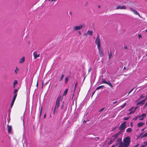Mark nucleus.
<instances>
[{"mask_svg":"<svg viewBox=\"0 0 147 147\" xmlns=\"http://www.w3.org/2000/svg\"><path fill=\"white\" fill-rule=\"evenodd\" d=\"M123 142V143L121 139L118 138L115 145L118 147H128L131 142V139L129 137L127 136L124 139Z\"/></svg>","mask_w":147,"mask_h":147,"instance_id":"obj_1","label":"nucleus"},{"mask_svg":"<svg viewBox=\"0 0 147 147\" xmlns=\"http://www.w3.org/2000/svg\"><path fill=\"white\" fill-rule=\"evenodd\" d=\"M95 43L97 45L98 48L99 49L100 47V39L99 35H98L95 40Z\"/></svg>","mask_w":147,"mask_h":147,"instance_id":"obj_2","label":"nucleus"},{"mask_svg":"<svg viewBox=\"0 0 147 147\" xmlns=\"http://www.w3.org/2000/svg\"><path fill=\"white\" fill-rule=\"evenodd\" d=\"M101 84H106L110 86L111 88H113V85L110 81H109L108 82L106 81L104 79H102L101 81Z\"/></svg>","mask_w":147,"mask_h":147,"instance_id":"obj_3","label":"nucleus"},{"mask_svg":"<svg viewBox=\"0 0 147 147\" xmlns=\"http://www.w3.org/2000/svg\"><path fill=\"white\" fill-rule=\"evenodd\" d=\"M61 98V97H59V96H58V97L56 101V105L54 108H55V109H57L59 106Z\"/></svg>","mask_w":147,"mask_h":147,"instance_id":"obj_4","label":"nucleus"},{"mask_svg":"<svg viewBox=\"0 0 147 147\" xmlns=\"http://www.w3.org/2000/svg\"><path fill=\"white\" fill-rule=\"evenodd\" d=\"M126 122H124L122 123L119 127V129L121 131H122L125 129L126 127Z\"/></svg>","mask_w":147,"mask_h":147,"instance_id":"obj_5","label":"nucleus"},{"mask_svg":"<svg viewBox=\"0 0 147 147\" xmlns=\"http://www.w3.org/2000/svg\"><path fill=\"white\" fill-rule=\"evenodd\" d=\"M85 26L84 25H80L79 26H75L74 28V31H76L78 30H80L82 29L83 27Z\"/></svg>","mask_w":147,"mask_h":147,"instance_id":"obj_6","label":"nucleus"},{"mask_svg":"<svg viewBox=\"0 0 147 147\" xmlns=\"http://www.w3.org/2000/svg\"><path fill=\"white\" fill-rule=\"evenodd\" d=\"M130 10L134 13L136 15L140 17L141 18L140 16V15L139 13L136 10L133 9L132 8H130Z\"/></svg>","mask_w":147,"mask_h":147,"instance_id":"obj_7","label":"nucleus"},{"mask_svg":"<svg viewBox=\"0 0 147 147\" xmlns=\"http://www.w3.org/2000/svg\"><path fill=\"white\" fill-rule=\"evenodd\" d=\"M98 51L99 52V54L100 57H102L103 56L104 54L102 50L101 49L100 47L99 49L98 48Z\"/></svg>","mask_w":147,"mask_h":147,"instance_id":"obj_8","label":"nucleus"},{"mask_svg":"<svg viewBox=\"0 0 147 147\" xmlns=\"http://www.w3.org/2000/svg\"><path fill=\"white\" fill-rule=\"evenodd\" d=\"M33 55L34 59H36L40 57V54H37V52L34 51L33 52Z\"/></svg>","mask_w":147,"mask_h":147,"instance_id":"obj_9","label":"nucleus"},{"mask_svg":"<svg viewBox=\"0 0 147 147\" xmlns=\"http://www.w3.org/2000/svg\"><path fill=\"white\" fill-rule=\"evenodd\" d=\"M126 7L125 6L123 5L122 6H121L120 5H118L117 6L116 8V9H126Z\"/></svg>","mask_w":147,"mask_h":147,"instance_id":"obj_10","label":"nucleus"},{"mask_svg":"<svg viewBox=\"0 0 147 147\" xmlns=\"http://www.w3.org/2000/svg\"><path fill=\"white\" fill-rule=\"evenodd\" d=\"M121 133V132L119 131L116 134L114 135L113 136V137H114V139H115L118 138V136Z\"/></svg>","mask_w":147,"mask_h":147,"instance_id":"obj_11","label":"nucleus"},{"mask_svg":"<svg viewBox=\"0 0 147 147\" xmlns=\"http://www.w3.org/2000/svg\"><path fill=\"white\" fill-rule=\"evenodd\" d=\"M145 101H146L145 100L143 99L142 101L138 102L137 103V105H142L144 104V102Z\"/></svg>","mask_w":147,"mask_h":147,"instance_id":"obj_12","label":"nucleus"},{"mask_svg":"<svg viewBox=\"0 0 147 147\" xmlns=\"http://www.w3.org/2000/svg\"><path fill=\"white\" fill-rule=\"evenodd\" d=\"M8 127V132L10 133L11 132L12 128L11 126H9L8 125H7Z\"/></svg>","mask_w":147,"mask_h":147,"instance_id":"obj_13","label":"nucleus"},{"mask_svg":"<svg viewBox=\"0 0 147 147\" xmlns=\"http://www.w3.org/2000/svg\"><path fill=\"white\" fill-rule=\"evenodd\" d=\"M144 124V123L139 122L138 123L137 126L138 127H141Z\"/></svg>","mask_w":147,"mask_h":147,"instance_id":"obj_14","label":"nucleus"},{"mask_svg":"<svg viewBox=\"0 0 147 147\" xmlns=\"http://www.w3.org/2000/svg\"><path fill=\"white\" fill-rule=\"evenodd\" d=\"M25 61V57H23L20 60L19 63H23Z\"/></svg>","mask_w":147,"mask_h":147,"instance_id":"obj_15","label":"nucleus"},{"mask_svg":"<svg viewBox=\"0 0 147 147\" xmlns=\"http://www.w3.org/2000/svg\"><path fill=\"white\" fill-rule=\"evenodd\" d=\"M147 145V143L146 142H144L142 144L140 145V147H145Z\"/></svg>","mask_w":147,"mask_h":147,"instance_id":"obj_16","label":"nucleus"},{"mask_svg":"<svg viewBox=\"0 0 147 147\" xmlns=\"http://www.w3.org/2000/svg\"><path fill=\"white\" fill-rule=\"evenodd\" d=\"M93 31H92L88 30L87 32V34L91 36L92 35Z\"/></svg>","mask_w":147,"mask_h":147,"instance_id":"obj_17","label":"nucleus"},{"mask_svg":"<svg viewBox=\"0 0 147 147\" xmlns=\"http://www.w3.org/2000/svg\"><path fill=\"white\" fill-rule=\"evenodd\" d=\"M146 113H143L141 115L138 116V118H140L142 117L144 118V117L146 116Z\"/></svg>","mask_w":147,"mask_h":147,"instance_id":"obj_18","label":"nucleus"},{"mask_svg":"<svg viewBox=\"0 0 147 147\" xmlns=\"http://www.w3.org/2000/svg\"><path fill=\"white\" fill-rule=\"evenodd\" d=\"M68 89L67 88L66 89H65V91L63 92V96H65L66 95L67 93L68 92Z\"/></svg>","mask_w":147,"mask_h":147,"instance_id":"obj_19","label":"nucleus"},{"mask_svg":"<svg viewBox=\"0 0 147 147\" xmlns=\"http://www.w3.org/2000/svg\"><path fill=\"white\" fill-rule=\"evenodd\" d=\"M108 55L109 56V59H110L112 57V54L111 51L110 53L109 51L108 52Z\"/></svg>","mask_w":147,"mask_h":147,"instance_id":"obj_20","label":"nucleus"},{"mask_svg":"<svg viewBox=\"0 0 147 147\" xmlns=\"http://www.w3.org/2000/svg\"><path fill=\"white\" fill-rule=\"evenodd\" d=\"M17 95V94H15L13 96V98L12 101L15 102V100L16 99V98Z\"/></svg>","mask_w":147,"mask_h":147,"instance_id":"obj_21","label":"nucleus"},{"mask_svg":"<svg viewBox=\"0 0 147 147\" xmlns=\"http://www.w3.org/2000/svg\"><path fill=\"white\" fill-rule=\"evenodd\" d=\"M104 87V86H103V85L97 87L96 88V90H99L100 89H101V88H103Z\"/></svg>","mask_w":147,"mask_h":147,"instance_id":"obj_22","label":"nucleus"},{"mask_svg":"<svg viewBox=\"0 0 147 147\" xmlns=\"http://www.w3.org/2000/svg\"><path fill=\"white\" fill-rule=\"evenodd\" d=\"M131 131L132 129L130 127L126 129V131L128 132H131Z\"/></svg>","mask_w":147,"mask_h":147,"instance_id":"obj_23","label":"nucleus"},{"mask_svg":"<svg viewBox=\"0 0 147 147\" xmlns=\"http://www.w3.org/2000/svg\"><path fill=\"white\" fill-rule=\"evenodd\" d=\"M18 83V81L16 80L14 81L13 83V87H15V85Z\"/></svg>","mask_w":147,"mask_h":147,"instance_id":"obj_24","label":"nucleus"},{"mask_svg":"<svg viewBox=\"0 0 147 147\" xmlns=\"http://www.w3.org/2000/svg\"><path fill=\"white\" fill-rule=\"evenodd\" d=\"M19 70V69L17 67H16V69L15 71V72L16 74H17L18 71Z\"/></svg>","mask_w":147,"mask_h":147,"instance_id":"obj_25","label":"nucleus"},{"mask_svg":"<svg viewBox=\"0 0 147 147\" xmlns=\"http://www.w3.org/2000/svg\"><path fill=\"white\" fill-rule=\"evenodd\" d=\"M68 77H66L65 78V82L66 84H67L68 82Z\"/></svg>","mask_w":147,"mask_h":147,"instance_id":"obj_26","label":"nucleus"},{"mask_svg":"<svg viewBox=\"0 0 147 147\" xmlns=\"http://www.w3.org/2000/svg\"><path fill=\"white\" fill-rule=\"evenodd\" d=\"M64 77V75L62 74L61 76V77L60 79H59V81H61V80H63V78Z\"/></svg>","mask_w":147,"mask_h":147,"instance_id":"obj_27","label":"nucleus"},{"mask_svg":"<svg viewBox=\"0 0 147 147\" xmlns=\"http://www.w3.org/2000/svg\"><path fill=\"white\" fill-rule=\"evenodd\" d=\"M147 136V132L143 134L142 136V138H143L144 137H146Z\"/></svg>","mask_w":147,"mask_h":147,"instance_id":"obj_28","label":"nucleus"},{"mask_svg":"<svg viewBox=\"0 0 147 147\" xmlns=\"http://www.w3.org/2000/svg\"><path fill=\"white\" fill-rule=\"evenodd\" d=\"M18 92V90L17 89H15L14 90V94H17L16 93Z\"/></svg>","mask_w":147,"mask_h":147,"instance_id":"obj_29","label":"nucleus"},{"mask_svg":"<svg viewBox=\"0 0 147 147\" xmlns=\"http://www.w3.org/2000/svg\"><path fill=\"white\" fill-rule=\"evenodd\" d=\"M14 102V101H12L11 103V108L13 106V105Z\"/></svg>","mask_w":147,"mask_h":147,"instance_id":"obj_30","label":"nucleus"},{"mask_svg":"<svg viewBox=\"0 0 147 147\" xmlns=\"http://www.w3.org/2000/svg\"><path fill=\"white\" fill-rule=\"evenodd\" d=\"M135 111V110L131 111L130 113L129 114H133Z\"/></svg>","mask_w":147,"mask_h":147,"instance_id":"obj_31","label":"nucleus"},{"mask_svg":"<svg viewBox=\"0 0 147 147\" xmlns=\"http://www.w3.org/2000/svg\"><path fill=\"white\" fill-rule=\"evenodd\" d=\"M129 118H130L129 117H126L124 119L125 120H128L129 119Z\"/></svg>","mask_w":147,"mask_h":147,"instance_id":"obj_32","label":"nucleus"},{"mask_svg":"<svg viewBox=\"0 0 147 147\" xmlns=\"http://www.w3.org/2000/svg\"><path fill=\"white\" fill-rule=\"evenodd\" d=\"M126 103H125L121 107V109H123V108L125 106V105H126Z\"/></svg>","mask_w":147,"mask_h":147,"instance_id":"obj_33","label":"nucleus"},{"mask_svg":"<svg viewBox=\"0 0 147 147\" xmlns=\"http://www.w3.org/2000/svg\"><path fill=\"white\" fill-rule=\"evenodd\" d=\"M144 97V96H143V95H141L139 99H138V100L140 99H141L143 98Z\"/></svg>","mask_w":147,"mask_h":147,"instance_id":"obj_34","label":"nucleus"},{"mask_svg":"<svg viewBox=\"0 0 147 147\" xmlns=\"http://www.w3.org/2000/svg\"><path fill=\"white\" fill-rule=\"evenodd\" d=\"M77 83H78V82H76V83L75 84V86H74V90H75L76 88V86L77 85Z\"/></svg>","mask_w":147,"mask_h":147,"instance_id":"obj_35","label":"nucleus"},{"mask_svg":"<svg viewBox=\"0 0 147 147\" xmlns=\"http://www.w3.org/2000/svg\"><path fill=\"white\" fill-rule=\"evenodd\" d=\"M138 117H134V118H133V119L134 120H136L138 118Z\"/></svg>","mask_w":147,"mask_h":147,"instance_id":"obj_36","label":"nucleus"},{"mask_svg":"<svg viewBox=\"0 0 147 147\" xmlns=\"http://www.w3.org/2000/svg\"><path fill=\"white\" fill-rule=\"evenodd\" d=\"M147 106V101L146 102V103L145 104V105L143 107V109H144Z\"/></svg>","mask_w":147,"mask_h":147,"instance_id":"obj_37","label":"nucleus"},{"mask_svg":"<svg viewBox=\"0 0 147 147\" xmlns=\"http://www.w3.org/2000/svg\"><path fill=\"white\" fill-rule=\"evenodd\" d=\"M135 88H134L132 89H131L130 91V92H129V94L131 92L133 91V90H134V89Z\"/></svg>","mask_w":147,"mask_h":147,"instance_id":"obj_38","label":"nucleus"},{"mask_svg":"<svg viewBox=\"0 0 147 147\" xmlns=\"http://www.w3.org/2000/svg\"><path fill=\"white\" fill-rule=\"evenodd\" d=\"M112 142H113L112 140H111L110 141V142H109V144H111L112 143Z\"/></svg>","mask_w":147,"mask_h":147,"instance_id":"obj_39","label":"nucleus"},{"mask_svg":"<svg viewBox=\"0 0 147 147\" xmlns=\"http://www.w3.org/2000/svg\"><path fill=\"white\" fill-rule=\"evenodd\" d=\"M56 109H55V108H54V110L53 111V114L54 115H55V113H56L55 110Z\"/></svg>","mask_w":147,"mask_h":147,"instance_id":"obj_40","label":"nucleus"},{"mask_svg":"<svg viewBox=\"0 0 147 147\" xmlns=\"http://www.w3.org/2000/svg\"><path fill=\"white\" fill-rule=\"evenodd\" d=\"M91 69H92L91 67H90L89 68L88 70V73L89 72L91 71Z\"/></svg>","mask_w":147,"mask_h":147,"instance_id":"obj_41","label":"nucleus"},{"mask_svg":"<svg viewBox=\"0 0 147 147\" xmlns=\"http://www.w3.org/2000/svg\"><path fill=\"white\" fill-rule=\"evenodd\" d=\"M117 127H116L113 128L112 129V130H111V131H114L116 129V128Z\"/></svg>","mask_w":147,"mask_h":147,"instance_id":"obj_42","label":"nucleus"},{"mask_svg":"<svg viewBox=\"0 0 147 147\" xmlns=\"http://www.w3.org/2000/svg\"><path fill=\"white\" fill-rule=\"evenodd\" d=\"M95 139H96V141H97V140H99V138H98V137L95 138Z\"/></svg>","mask_w":147,"mask_h":147,"instance_id":"obj_43","label":"nucleus"},{"mask_svg":"<svg viewBox=\"0 0 147 147\" xmlns=\"http://www.w3.org/2000/svg\"><path fill=\"white\" fill-rule=\"evenodd\" d=\"M140 120H142L144 119V118H143V117H141L140 118Z\"/></svg>","mask_w":147,"mask_h":147,"instance_id":"obj_44","label":"nucleus"},{"mask_svg":"<svg viewBox=\"0 0 147 147\" xmlns=\"http://www.w3.org/2000/svg\"><path fill=\"white\" fill-rule=\"evenodd\" d=\"M87 36V33H84V34H83V36Z\"/></svg>","mask_w":147,"mask_h":147,"instance_id":"obj_45","label":"nucleus"},{"mask_svg":"<svg viewBox=\"0 0 147 147\" xmlns=\"http://www.w3.org/2000/svg\"><path fill=\"white\" fill-rule=\"evenodd\" d=\"M104 108H102L101 110H100L99 111V112H101L102 111H103L104 110Z\"/></svg>","mask_w":147,"mask_h":147,"instance_id":"obj_46","label":"nucleus"},{"mask_svg":"<svg viewBox=\"0 0 147 147\" xmlns=\"http://www.w3.org/2000/svg\"><path fill=\"white\" fill-rule=\"evenodd\" d=\"M139 144H138L135 146L134 147H138V146H139Z\"/></svg>","mask_w":147,"mask_h":147,"instance_id":"obj_47","label":"nucleus"},{"mask_svg":"<svg viewBox=\"0 0 147 147\" xmlns=\"http://www.w3.org/2000/svg\"><path fill=\"white\" fill-rule=\"evenodd\" d=\"M138 36L139 38H140V37H142L141 35L140 34H139Z\"/></svg>","mask_w":147,"mask_h":147,"instance_id":"obj_48","label":"nucleus"},{"mask_svg":"<svg viewBox=\"0 0 147 147\" xmlns=\"http://www.w3.org/2000/svg\"><path fill=\"white\" fill-rule=\"evenodd\" d=\"M133 109V107L131 108H130V109H129V111H131V110Z\"/></svg>","mask_w":147,"mask_h":147,"instance_id":"obj_49","label":"nucleus"},{"mask_svg":"<svg viewBox=\"0 0 147 147\" xmlns=\"http://www.w3.org/2000/svg\"><path fill=\"white\" fill-rule=\"evenodd\" d=\"M42 108L41 109V110H40V115H41V113L42 112Z\"/></svg>","mask_w":147,"mask_h":147,"instance_id":"obj_50","label":"nucleus"},{"mask_svg":"<svg viewBox=\"0 0 147 147\" xmlns=\"http://www.w3.org/2000/svg\"><path fill=\"white\" fill-rule=\"evenodd\" d=\"M144 99L146 101V100L147 99V95L146 96L145 98Z\"/></svg>","mask_w":147,"mask_h":147,"instance_id":"obj_51","label":"nucleus"},{"mask_svg":"<svg viewBox=\"0 0 147 147\" xmlns=\"http://www.w3.org/2000/svg\"><path fill=\"white\" fill-rule=\"evenodd\" d=\"M46 114H45L44 115V118H46Z\"/></svg>","mask_w":147,"mask_h":147,"instance_id":"obj_52","label":"nucleus"},{"mask_svg":"<svg viewBox=\"0 0 147 147\" xmlns=\"http://www.w3.org/2000/svg\"><path fill=\"white\" fill-rule=\"evenodd\" d=\"M117 102V101H116L113 102V104H115Z\"/></svg>","mask_w":147,"mask_h":147,"instance_id":"obj_53","label":"nucleus"},{"mask_svg":"<svg viewBox=\"0 0 147 147\" xmlns=\"http://www.w3.org/2000/svg\"><path fill=\"white\" fill-rule=\"evenodd\" d=\"M138 107H136L135 108V109H134V110L136 111V109H137Z\"/></svg>","mask_w":147,"mask_h":147,"instance_id":"obj_54","label":"nucleus"},{"mask_svg":"<svg viewBox=\"0 0 147 147\" xmlns=\"http://www.w3.org/2000/svg\"><path fill=\"white\" fill-rule=\"evenodd\" d=\"M124 48L125 49H127V47L126 46H124Z\"/></svg>","mask_w":147,"mask_h":147,"instance_id":"obj_55","label":"nucleus"},{"mask_svg":"<svg viewBox=\"0 0 147 147\" xmlns=\"http://www.w3.org/2000/svg\"><path fill=\"white\" fill-rule=\"evenodd\" d=\"M63 105H62L61 106V109H63Z\"/></svg>","mask_w":147,"mask_h":147,"instance_id":"obj_56","label":"nucleus"},{"mask_svg":"<svg viewBox=\"0 0 147 147\" xmlns=\"http://www.w3.org/2000/svg\"><path fill=\"white\" fill-rule=\"evenodd\" d=\"M38 85V80L37 81V84H36V86H37Z\"/></svg>","mask_w":147,"mask_h":147,"instance_id":"obj_57","label":"nucleus"},{"mask_svg":"<svg viewBox=\"0 0 147 147\" xmlns=\"http://www.w3.org/2000/svg\"><path fill=\"white\" fill-rule=\"evenodd\" d=\"M69 13L71 15H72V13L71 12H70Z\"/></svg>","mask_w":147,"mask_h":147,"instance_id":"obj_58","label":"nucleus"},{"mask_svg":"<svg viewBox=\"0 0 147 147\" xmlns=\"http://www.w3.org/2000/svg\"><path fill=\"white\" fill-rule=\"evenodd\" d=\"M130 124H131V127H132V122H131V123Z\"/></svg>","mask_w":147,"mask_h":147,"instance_id":"obj_59","label":"nucleus"},{"mask_svg":"<svg viewBox=\"0 0 147 147\" xmlns=\"http://www.w3.org/2000/svg\"><path fill=\"white\" fill-rule=\"evenodd\" d=\"M98 8H100V5H99L98 6Z\"/></svg>","mask_w":147,"mask_h":147,"instance_id":"obj_60","label":"nucleus"},{"mask_svg":"<svg viewBox=\"0 0 147 147\" xmlns=\"http://www.w3.org/2000/svg\"><path fill=\"white\" fill-rule=\"evenodd\" d=\"M115 145H113L111 147H115Z\"/></svg>","mask_w":147,"mask_h":147,"instance_id":"obj_61","label":"nucleus"},{"mask_svg":"<svg viewBox=\"0 0 147 147\" xmlns=\"http://www.w3.org/2000/svg\"><path fill=\"white\" fill-rule=\"evenodd\" d=\"M78 33H79V34H81V32H80V31L79 32H78Z\"/></svg>","mask_w":147,"mask_h":147,"instance_id":"obj_62","label":"nucleus"},{"mask_svg":"<svg viewBox=\"0 0 147 147\" xmlns=\"http://www.w3.org/2000/svg\"><path fill=\"white\" fill-rule=\"evenodd\" d=\"M56 0H51V1L52 2V1H55Z\"/></svg>","mask_w":147,"mask_h":147,"instance_id":"obj_63","label":"nucleus"},{"mask_svg":"<svg viewBox=\"0 0 147 147\" xmlns=\"http://www.w3.org/2000/svg\"><path fill=\"white\" fill-rule=\"evenodd\" d=\"M86 121L85 120H84V123H86Z\"/></svg>","mask_w":147,"mask_h":147,"instance_id":"obj_64","label":"nucleus"}]
</instances>
